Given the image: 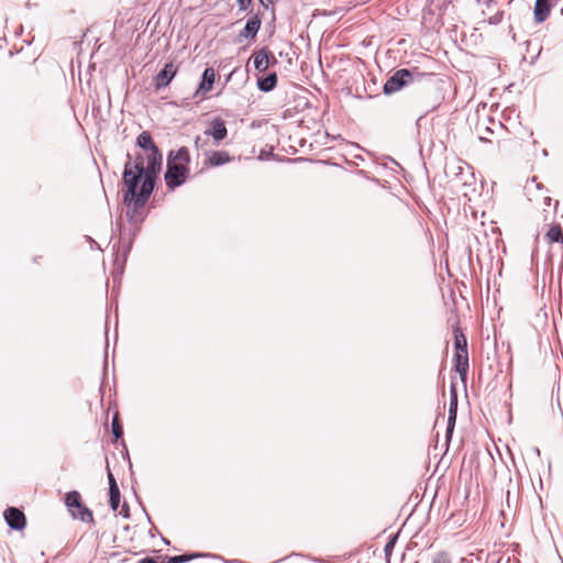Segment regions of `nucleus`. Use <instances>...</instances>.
<instances>
[{"instance_id":"nucleus-1","label":"nucleus","mask_w":563,"mask_h":563,"mask_svg":"<svg viewBox=\"0 0 563 563\" xmlns=\"http://www.w3.org/2000/svg\"><path fill=\"white\" fill-rule=\"evenodd\" d=\"M147 168L148 159L141 153H137L134 159L131 154L126 155L122 174L123 202L129 208L126 217L133 223H141L144 220L141 209L153 194L159 174V172L150 174Z\"/></svg>"},{"instance_id":"nucleus-2","label":"nucleus","mask_w":563,"mask_h":563,"mask_svg":"<svg viewBox=\"0 0 563 563\" xmlns=\"http://www.w3.org/2000/svg\"><path fill=\"white\" fill-rule=\"evenodd\" d=\"M189 162L190 155L187 147L169 152L165 173L166 186L169 189L173 190L186 181L189 176Z\"/></svg>"},{"instance_id":"nucleus-3","label":"nucleus","mask_w":563,"mask_h":563,"mask_svg":"<svg viewBox=\"0 0 563 563\" xmlns=\"http://www.w3.org/2000/svg\"><path fill=\"white\" fill-rule=\"evenodd\" d=\"M428 74L420 73L416 69H407L401 68L394 73L393 76H390L387 81L384 84L383 91L385 95H391L394 92L399 91L405 86L419 81L422 77L427 76Z\"/></svg>"},{"instance_id":"nucleus-4","label":"nucleus","mask_w":563,"mask_h":563,"mask_svg":"<svg viewBox=\"0 0 563 563\" xmlns=\"http://www.w3.org/2000/svg\"><path fill=\"white\" fill-rule=\"evenodd\" d=\"M136 145L146 151V158L148 159V172L154 174L161 172L163 155L158 147L154 144L152 135L147 131H143L136 139Z\"/></svg>"},{"instance_id":"nucleus-5","label":"nucleus","mask_w":563,"mask_h":563,"mask_svg":"<svg viewBox=\"0 0 563 563\" xmlns=\"http://www.w3.org/2000/svg\"><path fill=\"white\" fill-rule=\"evenodd\" d=\"M65 504L68 507L73 518L79 519L82 522L93 521L92 511L82 505L81 496L78 492L73 490L67 493L65 497Z\"/></svg>"},{"instance_id":"nucleus-6","label":"nucleus","mask_w":563,"mask_h":563,"mask_svg":"<svg viewBox=\"0 0 563 563\" xmlns=\"http://www.w3.org/2000/svg\"><path fill=\"white\" fill-rule=\"evenodd\" d=\"M457 416V393L454 385L450 388V404H449V415H448V426L445 438L446 441H450L454 431L455 422Z\"/></svg>"},{"instance_id":"nucleus-7","label":"nucleus","mask_w":563,"mask_h":563,"mask_svg":"<svg viewBox=\"0 0 563 563\" xmlns=\"http://www.w3.org/2000/svg\"><path fill=\"white\" fill-rule=\"evenodd\" d=\"M3 516L7 525L11 529L20 531L25 528L26 519L23 511H21L20 509L15 507H9L4 511Z\"/></svg>"},{"instance_id":"nucleus-8","label":"nucleus","mask_w":563,"mask_h":563,"mask_svg":"<svg viewBox=\"0 0 563 563\" xmlns=\"http://www.w3.org/2000/svg\"><path fill=\"white\" fill-rule=\"evenodd\" d=\"M216 79V71L213 68L208 67L203 70L201 82L195 92V97L203 99L206 95L212 89Z\"/></svg>"},{"instance_id":"nucleus-9","label":"nucleus","mask_w":563,"mask_h":563,"mask_svg":"<svg viewBox=\"0 0 563 563\" xmlns=\"http://www.w3.org/2000/svg\"><path fill=\"white\" fill-rule=\"evenodd\" d=\"M277 59L272 56L266 48H262L254 54V67L257 71H265L272 64H276Z\"/></svg>"},{"instance_id":"nucleus-10","label":"nucleus","mask_w":563,"mask_h":563,"mask_svg":"<svg viewBox=\"0 0 563 563\" xmlns=\"http://www.w3.org/2000/svg\"><path fill=\"white\" fill-rule=\"evenodd\" d=\"M176 73V66L173 63H167L155 78L156 88H163L168 86L172 79L175 77Z\"/></svg>"},{"instance_id":"nucleus-11","label":"nucleus","mask_w":563,"mask_h":563,"mask_svg":"<svg viewBox=\"0 0 563 563\" xmlns=\"http://www.w3.org/2000/svg\"><path fill=\"white\" fill-rule=\"evenodd\" d=\"M206 134L212 136L214 142L218 144L228 135V129L224 124V121H222L221 119H214L211 122V128L208 131H206Z\"/></svg>"},{"instance_id":"nucleus-12","label":"nucleus","mask_w":563,"mask_h":563,"mask_svg":"<svg viewBox=\"0 0 563 563\" xmlns=\"http://www.w3.org/2000/svg\"><path fill=\"white\" fill-rule=\"evenodd\" d=\"M550 11H551V0H536L534 11H533L534 21L537 23L544 22L548 19Z\"/></svg>"},{"instance_id":"nucleus-13","label":"nucleus","mask_w":563,"mask_h":563,"mask_svg":"<svg viewBox=\"0 0 563 563\" xmlns=\"http://www.w3.org/2000/svg\"><path fill=\"white\" fill-rule=\"evenodd\" d=\"M261 19L255 15L247 20L244 29L241 31L240 36L245 38H255L261 29Z\"/></svg>"},{"instance_id":"nucleus-14","label":"nucleus","mask_w":563,"mask_h":563,"mask_svg":"<svg viewBox=\"0 0 563 563\" xmlns=\"http://www.w3.org/2000/svg\"><path fill=\"white\" fill-rule=\"evenodd\" d=\"M454 368L460 374L461 379L465 380L468 372V353H454Z\"/></svg>"},{"instance_id":"nucleus-15","label":"nucleus","mask_w":563,"mask_h":563,"mask_svg":"<svg viewBox=\"0 0 563 563\" xmlns=\"http://www.w3.org/2000/svg\"><path fill=\"white\" fill-rule=\"evenodd\" d=\"M277 85L276 73H269L266 77L257 79V88L263 92L272 91Z\"/></svg>"},{"instance_id":"nucleus-16","label":"nucleus","mask_w":563,"mask_h":563,"mask_svg":"<svg viewBox=\"0 0 563 563\" xmlns=\"http://www.w3.org/2000/svg\"><path fill=\"white\" fill-rule=\"evenodd\" d=\"M231 161L230 155L223 151H214L209 156V164L212 166H221Z\"/></svg>"},{"instance_id":"nucleus-17","label":"nucleus","mask_w":563,"mask_h":563,"mask_svg":"<svg viewBox=\"0 0 563 563\" xmlns=\"http://www.w3.org/2000/svg\"><path fill=\"white\" fill-rule=\"evenodd\" d=\"M547 240L550 243H562L563 244V231L560 224H553L545 234Z\"/></svg>"},{"instance_id":"nucleus-18","label":"nucleus","mask_w":563,"mask_h":563,"mask_svg":"<svg viewBox=\"0 0 563 563\" xmlns=\"http://www.w3.org/2000/svg\"><path fill=\"white\" fill-rule=\"evenodd\" d=\"M454 347L455 353H464L467 352V341L465 335L460 332L459 329L454 331Z\"/></svg>"},{"instance_id":"nucleus-19","label":"nucleus","mask_w":563,"mask_h":563,"mask_svg":"<svg viewBox=\"0 0 563 563\" xmlns=\"http://www.w3.org/2000/svg\"><path fill=\"white\" fill-rule=\"evenodd\" d=\"M205 554L201 553H195V554H183V555H175L170 556L167 561V563H186L189 562L192 559L203 556Z\"/></svg>"},{"instance_id":"nucleus-20","label":"nucleus","mask_w":563,"mask_h":563,"mask_svg":"<svg viewBox=\"0 0 563 563\" xmlns=\"http://www.w3.org/2000/svg\"><path fill=\"white\" fill-rule=\"evenodd\" d=\"M109 497H110V507L113 511H117L118 508H119V505H120V489L119 488H115V489H110L109 490Z\"/></svg>"},{"instance_id":"nucleus-21","label":"nucleus","mask_w":563,"mask_h":563,"mask_svg":"<svg viewBox=\"0 0 563 563\" xmlns=\"http://www.w3.org/2000/svg\"><path fill=\"white\" fill-rule=\"evenodd\" d=\"M112 434L115 440L120 439L123 435V428L120 424L118 416H114L112 419Z\"/></svg>"},{"instance_id":"nucleus-22","label":"nucleus","mask_w":563,"mask_h":563,"mask_svg":"<svg viewBox=\"0 0 563 563\" xmlns=\"http://www.w3.org/2000/svg\"><path fill=\"white\" fill-rule=\"evenodd\" d=\"M432 563H452L446 552H439L432 560Z\"/></svg>"},{"instance_id":"nucleus-23","label":"nucleus","mask_w":563,"mask_h":563,"mask_svg":"<svg viewBox=\"0 0 563 563\" xmlns=\"http://www.w3.org/2000/svg\"><path fill=\"white\" fill-rule=\"evenodd\" d=\"M120 244L123 250V255L126 256V254L130 252L131 246H132V239H129L128 241H125V236L122 233L121 238H120Z\"/></svg>"},{"instance_id":"nucleus-24","label":"nucleus","mask_w":563,"mask_h":563,"mask_svg":"<svg viewBox=\"0 0 563 563\" xmlns=\"http://www.w3.org/2000/svg\"><path fill=\"white\" fill-rule=\"evenodd\" d=\"M397 534H395L394 537H391V539L385 544V548H384V552H385V555L386 556H389L394 550V547L396 544V541H397Z\"/></svg>"},{"instance_id":"nucleus-25","label":"nucleus","mask_w":563,"mask_h":563,"mask_svg":"<svg viewBox=\"0 0 563 563\" xmlns=\"http://www.w3.org/2000/svg\"><path fill=\"white\" fill-rule=\"evenodd\" d=\"M108 479H109V490L110 489L119 488L118 484L115 482V478H114V476H113V474L111 473L110 470H108Z\"/></svg>"},{"instance_id":"nucleus-26","label":"nucleus","mask_w":563,"mask_h":563,"mask_svg":"<svg viewBox=\"0 0 563 563\" xmlns=\"http://www.w3.org/2000/svg\"><path fill=\"white\" fill-rule=\"evenodd\" d=\"M120 515L123 517V518H129L130 517V510H129V506L126 503H124L122 505V509L120 510Z\"/></svg>"},{"instance_id":"nucleus-27","label":"nucleus","mask_w":563,"mask_h":563,"mask_svg":"<svg viewBox=\"0 0 563 563\" xmlns=\"http://www.w3.org/2000/svg\"><path fill=\"white\" fill-rule=\"evenodd\" d=\"M137 563H157L153 558H144L140 560Z\"/></svg>"},{"instance_id":"nucleus-28","label":"nucleus","mask_w":563,"mask_h":563,"mask_svg":"<svg viewBox=\"0 0 563 563\" xmlns=\"http://www.w3.org/2000/svg\"><path fill=\"white\" fill-rule=\"evenodd\" d=\"M542 154L547 156V155H548L547 150H543V151H542Z\"/></svg>"}]
</instances>
